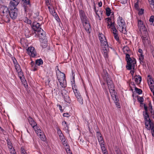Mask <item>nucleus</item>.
Returning a JSON list of instances; mask_svg holds the SVG:
<instances>
[{"mask_svg":"<svg viewBox=\"0 0 154 154\" xmlns=\"http://www.w3.org/2000/svg\"><path fill=\"white\" fill-rule=\"evenodd\" d=\"M61 94L65 101L67 103H70V99L69 95V93L68 92L63 89L62 90Z\"/></svg>","mask_w":154,"mask_h":154,"instance_id":"7","label":"nucleus"},{"mask_svg":"<svg viewBox=\"0 0 154 154\" xmlns=\"http://www.w3.org/2000/svg\"><path fill=\"white\" fill-rule=\"evenodd\" d=\"M18 72V75L20 79L22 81L23 80L22 78L23 79V73L22 72V70H20V71H17Z\"/></svg>","mask_w":154,"mask_h":154,"instance_id":"33","label":"nucleus"},{"mask_svg":"<svg viewBox=\"0 0 154 154\" xmlns=\"http://www.w3.org/2000/svg\"><path fill=\"white\" fill-rule=\"evenodd\" d=\"M135 90L139 94H141L142 93V91L141 89H139L137 88H135Z\"/></svg>","mask_w":154,"mask_h":154,"instance_id":"44","label":"nucleus"},{"mask_svg":"<svg viewBox=\"0 0 154 154\" xmlns=\"http://www.w3.org/2000/svg\"><path fill=\"white\" fill-rule=\"evenodd\" d=\"M138 101L140 103V104H143L144 101V99L143 97H141L138 98Z\"/></svg>","mask_w":154,"mask_h":154,"instance_id":"45","label":"nucleus"},{"mask_svg":"<svg viewBox=\"0 0 154 154\" xmlns=\"http://www.w3.org/2000/svg\"><path fill=\"white\" fill-rule=\"evenodd\" d=\"M59 136L60 137V139L61 140V141L62 142V143L63 144L64 146L65 143H66V144H68L63 134L60 135Z\"/></svg>","mask_w":154,"mask_h":154,"instance_id":"28","label":"nucleus"},{"mask_svg":"<svg viewBox=\"0 0 154 154\" xmlns=\"http://www.w3.org/2000/svg\"><path fill=\"white\" fill-rule=\"evenodd\" d=\"M141 79V77L139 75H136L134 76V80L137 84L140 83Z\"/></svg>","mask_w":154,"mask_h":154,"instance_id":"25","label":"nucleus"},{"mask_svg":"<svg viewBox=\"0 0 154 154\" xmlns=\"http://www.w3.org/2000/svg\"><path fill=\"white\" fill-rule=\"evenodd\" d=\"M38 134V136L40 137V139L43 141H45L46 140V138L43 132L39 128L35 131Z\"/></svg>","mask_w":154,"mask_h":154,"instance_id":"13","label":"nucleus"},{"mask_svg":"<svg viewBox=\"0 0 154 154\" xmlns=\"http://www.w3.org/2000/svg\"><path fill=\"white\" fill-rule=\"evenodd\" d=\"M28 120L29 124L35 131H36V129L39 128L37 126L36 123L31 117L29 116L28 118Z\"/></svg>","mask_w":154,"mask_h":154,"instance_id":"11","label":"nucleus"},{"mask_svg":"<svg viewBox=\"0 0 154 154\" xmlns=\"http://www.w3.org/2000/svg\"><path fill=\"white\" fill-rule=\"evenodd\" d=\"M23 2V6L29 4L30 3L29 0H22Z\"/></svg>","mask_w":154,"mask_h":154,"instance_id":"42","label":"nucleus"},{"mask_svg":"<svg viewBox=\"0 0 154 154\" xmlns=\"http://www.w3.org/2000/svg\"><path fill=\"white\" fill-rule=\"evenodd\" d=\"M122 49L123 52L125 54H130L131 53V51L130 50L129 48L127 46L124 47Z\"/></svg>","mask_w":154,"mask_h":154,"instance_id":"26","label":"nucleus"},{"mask_svg":"<svg viewBox=\"0 0 154 154\" xmlns=\"http://www.w3.org/2000/svg\"><path fill=\"white\" fill-rule=\"evenodd\" d=\"M32 29L35 32H37L39 31L40 29H42L40 27L41 26L38 23L34 22L33 23L31 26Z\"/></svg>","mask_w":154,"mask_h":154,"instance_id":"15","label":"nucleus"},{"mask_svg":"<svg viewBox=\"0 0 154 154\" xmlns=\"http://www.w3.org/2000/svg\"><path fill=\"white\" fill-rule=\"evenodd\" d=\"M21 154H26V152H25V150L23 148H21Z\"/></svg>","mask_w":154,"mask_h":154,"instance_id":"58","label":"nucleus"},{"mask_svg":"<svg viewBox=\"0 0 154 154\" xmlns=\"http://www.w3.org/2000/svg\"><path fill=\"white\" fill-rule=\"evenodd\" d=\"M57 133L58 135L60 136V135L63 134L62 133L61 131L60 130V129L59 128L57 129Z\"/></svg>","mask_w":154,"mask_h":154,"instance_id":"55","label":"nucleus"},{"mask_svg":"<svg viewBox=\"0 0 154 154\" xmlns=\"http://www.w3.org/2000/svg\"><path fill=\"white\" fill-rule=\"evenodd\" d=\"M46 3V5L47 6H48L50 4V0H45Z\"/></svg>","mask_w":154,"mask_h":154,"instance_id":"59","label":"nucleus"},{"mask_svg":"<svg viewBox=\"0 0 154 154\" xmlns=\"http://www.w3.org/2000/svg\"><path fill=\"white\" fill-rule=\"evenodd\" d=\"M116 94V93H115L114 94H112L111 95L113 100L114 101L115 104L116 105V106L119 108H120V105L119 103V99H117Z\"/></svg>","mask_w":154,"mask_h":154,"instance_id":"20","label":"nucleus"},{"mask_svg":"<svg viewBox=\"0 0 154 154\" xmlns=\"http://www.w3.org/2000/svg\"><path fill=\"white\" fill-rule=\"evenodd\" d=\"M143 34L142 35L141 38L142 40V42L144 45L146 44L148 42V37L147 36L148 32L147 31H144L142 32Z\"/></svg>","mask_w":154,"mask_h":154,"instance_id":"17","label":"nucleus"},{"mask_svg":"<svg viewBox=\"0 0 154 154\" xmlns=\"http://www.w3.org/2000/svg\"><path fill=\"white\" fill-rule=\"evenodd\" d=\"M57 107H59V109L60 110V112H63V109H62V106L61 105H59V104H57Z\"/></svg>","mask_w":154,"mask_h":154,"instance_id":"56","label":"nucleus"},{"mask_svg":"<svg viewBox=\"0 0 154 154\" xmlns=\"http://www.w3.org/2000/svg\"><path fill=\"white\" fill-rule=\"evenodd\" d=\"M41 45L42 48H45L47 46V41L46 38L40 39Z\"/></svg>","mask_w":154,"mask_h":154,"instance_id":"22","label":"nucleus"},{"mask_svg":"<svg viewBox=\"0 0 154 154\" xmlns=\"http://www.w3.org/2000/svg\"><path fill=\"white\" fill-rule=\"evenodd\" d=\"M77 100L81 104H83V99L81 95L77 97Z\"/></svg>","mask_w":154,"mask_h":154,"instance_id":"37","label":"nucleus"},{"mask_svg":"<svg viewBox=\"0 0 154 154\" xmlns=\"http://www.w3.org/2000/svg\"><path fill=\"white\" fill-rule=\"evenodd\" d=\"M43 63V60L41 59H37L35 60V64L36 65L40 66Z\"/></svg>","mask_w":154,"mask_h":154,"instance_id":"32","label":"nucleus"},{"mask_svg":"<svg viewBox=\"0 0 154 154\" xmlns=\"http://www.w3.org/2000/svg\"><path fill=\"white\" fill-rule=\"evenodd\" d=\"M149 21L151 25L154 26V16H151L149 19Z\"/></svg>","mask_w":154,"mask_h":154,"instance_id":"40","label":"nucleus"},{"mask_svg":"<svg viewBox=\"0 0 154 154\" xmlns=\"http://www.w3.org/2000/svg\"><path fill=\"white\" fill-rule=\"evenodd\" d=\"M130 54H126V60L127 62L126 66L128 69L130 70L132 69H134L136 63V59L134 57H130Z\"/></svg>","mask_w":154,"mask_h":154,"instance_id":"2","label":"nucleus"},{"mask_svg":"<svg viewBox=\"0 0 154 154\" xmlns=\"http://www.w3.org/2000/svg\"><path fill=\"white\" fill-rule=\"evenodd\" d=\"M144 12V9H141L140 10H139L138 12V14L139 15H141Z\"/></svg>","mask_w":154,"mask_h":154,"instance_id":"53","label":"nucleus"},{"mask_svg":"<svg viewBox=\"0 0 154 154\" xmlns=\"http://www.w3.org/2000/svg\"><path fill=\"white\" fill-rule=\"evenodd\" d=\"M27 54L32 57H35L36 55V52L34 48L32 46L29 47L26 50Z\"/></svg>","mask_w":154,"mask_h":154,"instance_id":"8","label":"nucleus"},{"mask_svg":"<svg viewBox=\"0 0 154 154\" xmlns=\"http://www.w3.org/2000/svg\"><path fill=\"white\" fill-rule=\"evenodd\" d=\"M101 135V133H100V132H99L98 131H97V132H96L97 137H98V136H100Z\"/></svg>","mask_w":154,"mask_h":154,"instance_id":"60","label":"nucleus"},{"mask_svg":"<svg viewBox=\"0 0 154 154\" xmlns=\"http://www.w3.org/2000/svg\"><path fill=\"white\" fill-rule=\"evenodd\" d=\"M38 69V66L37 65L35 64V66H33V67H32L31 69L32 70L35 71H36Z\"/></svg>","mask_w":154,"mask_h":154,"instance_id":"47","label":"nucleus"},{"mask_svg":"<svg viewBox=\"0 0 154 154\" xmlns=\"http://www.w3.org/2000/svg\"><path fill=\"white\" fill-rule=\"evenodd\" d=\"M139 59L140 63L141 64H143L144 55L143 54H140L139 55Z\"/></svg>","mask_w":154,"mask_h":154,"instance_id":"31","label":"nucleus"},{"mask_svg":"<svg viewBox=\"0 0 154 154\" xmlns=\"http://www.w3.org/2000/svg\"><path fill=\"white\" fill-rule=\"evenodd\" d=\"M138 52L140 54H143V51L141 49H139L138 50Z\"/></svg>","mask_w":154,"mask_h":154,"instance_id":"63","label":"nucleus"},{"mask_svg":"<svg viewBox=\"0 0 154 154\" xmlns=\"http://www.w3.org/2000/svg\"><path fill=\"white\" fill-rule=\"evenodd\" d=\"M98 141L100 146H104V141L103 139L101 140H98Z\"/></svg>","mask_w":154,"mask_h":154,"instance_id":"46","label":"nucleus"},{"mask_svg":"<svg viewBox=\"0 0 154 154\" xmlns=\"http://www.w3.org/2000/svg\"><path fill=\"white\" fill-rule=\"evenodd\" d=\"M83 24L84 28L86 32L88 33H90L91 30V28L88 20L84 22Z\"/></svg>","mask_w":154,"mask_h":154,"instance_id":"18","label":"nucleus"},{"mask_svg":"<svg viewBox=\"0 0 154 154\" xmlns=\"http://www.w3.org/2000/svg\"><path fill=\"white\" fill-rule=\"evenodd\" d=\"M134 7L136 9L138 10L139 8L138 2V1L135 3Z\"/></svg>","mask_w":154,"mask_h":154,"instance_id":"51","label":"nucleus"},{"mask_svg":"<svg viewBox=\"0 0 154 154\" xmlns=\"http://www.w3.org/2000/svg\"><path fill=\"white\" fill-rule=\"evenodd\" d=\"M112 32L114 34V36L116 40L118 41L119 40V38L117 33L118 31H117L116 28H115L114 27L113 29V30H112Z\"/></svg>","mask_w":154,"mask_h":154,"instance_id":"24","label":"nucleus"},{"mask_svg":"<svg viewBox=\"0 0 154 154\" xmlns=\"http://www.w3.org/2000/svg\"><path fill=\"white\" fill-rule=\"evenodd\" d=\"M99 38L100 41L101 45L103 48L104 52V56L106 60L108 58V53L109 51V47L108 44L106 39L105 36L102 33H100L99 34Z\"/></svg>","mask_w":154,"mask_h":154,"instance_id":"1","label":"nucleus"},{"mask_svg":"<svg viewBox=\"0 0 154 154\" xmlns=\"http://www.w3.org/2000/svg\"><path fill=\"white\" fill-rule=\"evenodd\" d=\"M15 69L17 71H20L22 70L20 67L18 63L14 65Z\"/></svg>","mask_w":154,"mask_h":154,"instance_id":"38","label":"nucleus"},{"mask_svg":"<svg viewBox=\"0 0 154 154\" xmlns=\"http://www.w3.org/2000/svg\"><path fill=\"white\" fill-rule=\"evenodd\" d=\"M63 116L65 117H69L70 116V115L68 113H65L63 114Z\"/></svg>","mask_w":154,"mask_h":154,"instance_id":"54","label":"nucleus"},{"mask_svg":"<svg viewBox=\"0 0 154 154\" xmlns=\"http://www.w3.org/2000/svg\"><path fill=\"white\" fill-rule=\"evenodd\" d=\"M101 150L103 152H104L107 151L106 148L104 146H100Z\"/></svg>","mask_w":154,"mask_h":154,"instance_id":"50","label":"nucleus"},{"mask_svg":"<svg viewBox=\"0 0 154 154\" xmlns=\"http://www.w3.org/2000/svg\"><path fill=\"white\" fill-rule=\"evenodd\" d=\"M102 3L101 1H100V2L98 3V5L100 7H101L102 6Z\"/></svg>","mask_w":154,"mask_h":154,"instance_id":"64","label":"nucleus"},{"mask_svg":"<svg viewBox=\"0 0 154 154\" xmlns=\"http://www.w3.org/2000/svg\"><path fill=\"white\" fill-rule=\"evenodd\" d=\"M154 124L153 123H152V127L151 128L150 127V125H149V128H146L148 130H149L150 129L151 130V133L152 134V135L153 137H154Z\"/></svg>","mask_w":154,"mask_h":154,"instance_id":"35","label":"nucleus"},{"mask_svg":"<svg viewBox=\"0 0 154 154\" xmlns=\"http://www.w3.org/2000/svg\"><path fill=\"white\" fill-rule=\"evenodd\" d=\"M17 5H11L10 4L8 14L13 19H15L17 16L18 10L16 8Z\"/></svg>","mask_w":154,"mask_h":154,"instance_id":"4","label":"nucleus"},{"mask_svg":"<svg viewBox=\"0 0 154 154\" xmlns=\"http://www.w3.org/2000/svg\"><path fill=\"white\" fill-rule=\"evenodd\" d=\"M7 144L8 145V147L9 149H11L12 148V144L11 142L10 141V140L8 139L7 140Z\"/></svg>","mask_w":154,"mask_h":154,"instance_id":"39","label":"nucleus"},{"mask_svg":"<svg viewBox=\"0 0 154 154\" xmlns=\"http://www.w3.org/2000/svg\"><path fill=\"white\" fill-rule=\"evenodd\" d=\"M106 20H107V26L108 28H110L111 27V29L113 30V28L116 27L114 25L115 22L109 17L106 18L105 19Z\"/></svg>","mask_w":154,"mask_h":154,"instance_id":"12","label":"nucleus"},{"mask_svg":"<svg viewBox=\"0 0 154 154\" xmlns=\"http://www.w3.org/2000/svg\"><path fill=\"white\" fill-rule=\"evenodd\" d=\"M148 77L149 78V79H147L148 83L150 89L153 94H154V81L150 75H148Z\"/></svg>","mask_w":154,"mask_h":154,"instance_id":"10","label":"nucleus"},{"mask_svg":"<svg viewBox=\"0 0 154 154\" xmlns=\"http://www.w3.org/2000/svg\"><path fill=\"white\" fill-rule=\"evenodd\" d=\"M72 86L73 90L74 91L75 89H76L75 87V80H73L72 83Z\"/></svg>","mask_w":154,"mask_h":154,"instance_id":"48","label":"nucleus"},{"mask_svg":"<svg viewBox=\"0 0 154 154\" xmlns=\"http://www.w3.org/2000/svg\"><path fill=\"white\" fill-rule=\"evenodd\" d=\"M31 6V5L30 3L23 6L25 12L26 14H28L29 15H31L32 12V10Z\"/></svg>","mask_w":154,"mask_h":154,"instance_id":"19","label":"nucleus"},{"mask_svg":"<svg viewBox=\"0 0 154 154\" xmlns=\"http://www.w3.org/2000/svg\"><path fill=\"white\" fill-rule=\"evenodd\" d=\"M19 0H11L10 4L11 5H18L19 3Z\"/></svg>","mask_w":154,"mask_h":154,"instance_id":"36","label":"nucleus"},{"mask_svg":"<svg viewBox=\"0 0 154 154\" xmlns=\"http://www.w3.org/2000/svg\"><path fill=\"white\" fill-rule=\"evenodd\" d=\"M65 146V148L66 149V152L67 154H72V153L70 152V150L69 148V146L68 144H66V143H65L64 146Z\"/></svg>","mask_w":154,"mask_h":154,"instance_id":"30","label":"nucleus"},{"mask_svg":"<svg viewBox=\"0 0 154 154\" xmlns=\"http://www.w3.org/2000/svg\"><path fill=\"white\" fill-rule=\"evenodd\" d=\"M11 59L13 61L14 64V65L17 64L18 63L17 62L15 59V58L14 57H11Z\"/></svg>","mask_w":154,"mask_h":154,"instance_id":"49","label":"nucleus"},{"mask_svg":"<svg viewBox=\"0 0 154 154\" xmlns=\"http://www.w3.org/2000/svg\"><path fill=\"white\" fill-rule=\"evenodd\" d=\"M73 91L74 92L75 96L76 97V98L81 95L79 91L76 89H75V90Z\"/></svg>","mask_w":154,"mask_h":154,"instance_id":"41","label":"nucleus"},{"mask_svg":"<svg viewBox=\"0 0 154 154\" xmlns=\"http://www.w3.org/2000/svg\"><path fill=\"white\" fill-rule=\"evenodd\" d=\"M35 36L39 37L40 40L46 38L45 32L43 29H40L37 32H35Z\"/></svg>","mask_w":154,"mask_h":154,"instance_id":"9","label":"nucleus"},{"mask_svg":"<svg viewBox=\"0 0 154 154\" xmlns=\"http://www.w3.org/2000/svg\"><path fill=\"white\" fill-rule=\"evenodd\" d=\"M102 76L103 79L105 80H106L107 79L110 78L109 77L108 73L106 71H105L104 70L103 71V72L102 74Z\"/></svg>","mask_w":154,"mask_h":154,"instance_id":"27","label":"nucleus"},{"mask_svg":"<svg viewBox=\"0 0 154 154\" xmlns=\"http://www.w3.org/2000/svg\"><path fill=\"white\" fill-rule=\"evenodd\" d=\"M149 111H152V105L151 102H150L149 103Z\"/></svg>","mask_w":154,"mask_h":154,"instance_id":"52","label":"nucleus"},{"mask_svg":"<svg viewBox=\"0 0 154 154\" xmlns=\"http://www.w3.org/2000/svg\"><path fill=\"white\" fill-rule=\"evenodd\" d=\"M98 140H102V139H103V138L102 137L101 135L98 136V137H97Z\"/></svg>","mask_w":154,"mask_h":154,"instance_id":"62","label":"nucleus"},{"mask_svg":"<svg viewBox=\"0 0 154 154\" xmlns=\"http://www.w3.org/2000/svg\"><path fill=\"white\" fill-rule=\"evenodd\" d=\"M117 28L122 33L126 34L127 33L126 29V24L124 20H122V17H119L117 21Z\"/></svg>","mask_w":154,"mask_h":154,"instance_id":"3","label":"nucleus"},{"mask_svg":"<svg viewBox=\"0 0 154 154\" xmlns=\"http://www.w3.org/2000/svg\"><path fill=\"white\" fill-rule=\"evenodd\" d=\"M149 1L151 6L154 5V0H149Z\"/></svg>","mask_w":154,"mask_h":154,"instance_id":"57","label":"nucleus"},{"mask_svg":"<svg viewBox=\"0 0 154 154\" xmlns=\"http://www.w3.org/2000/svg\"><path fill=\"white\" fill-rule=\"evenodd\" d=\"M106 14L107 16H109L111 14V10L109 7H107L106 8Z\"/></svg>","mask_w":154,"mask_h":154,"instance_id":"34","label":"nucleus"},{"mask_svg":"<svg viewBox=\"0 0 154 154\" xmlns=\"http://www.w3.org/2000/svg\"><path fill=\"white\" fill-rule=\"evenodd\" d=\"M2 9L4 15L7 16L8 15L9 11V8H8L6 6H3L2 8Z\"/></svg>","mask_w":154,"mask_h":154,"instance_id":"21","label":"nucleus"},{"mask_svg":"<svg viewBox=\"0 0 154 154\" xmlns=\"http://www.w3.org/2000/svg\"><path fill=\"white\" fill-rule=\"evenodd\" d=\"M25 22L28 24H31L32 21L30 20H29L27 17H25L24 19Z\"/></svg>","mask_w":154,"mask_h":154,"instance_id":"43","label":"nucleus"},{"mask_svg":"<svg viewBox=\"0 0 154 154\" xmlns=\"http://www.w3.org/2000/svg\"><path fill=\"white\" fill-rule=\"evenodd\" d=\"M60 85L62 88H65L66 86V80H63V81H59Z\"/></svg>","mask_w":154,"mask_h":154,"instance_id":"29","label":"nucleus"},{"mask_svg":"<svg viewBox=\"0 0 154 154\" xmlns=\"http://www.w3.org/2000/svg\"><path fill=\"white\" fill-rule=\"evenodd\" d=\"M143 115L145 120L146 128H149V125H150V127H151L152 128L153 123L150 120L147 112H143Z\"/></svg>","mask_w":154,"mask_h":154,"instance_id":"5","label":"nucleus"},{"mask_svg":"<svg viewBox=\"0 0 154 154\" xmlns=\"http://www.w3.org/2000/svg\"><path fill=\"white\" fill-rule=\"evenodd\" d=\"M138 26L140 31L142 32L147 31V29L143 24V22L141 20H138Z\"/></svg>","mask_w":154,"mask_h":154,"instance_id":"14","label":"nucleus"},{"mask_svg":"<svg viewBox=\"0 0 154 154\" xmlns=\"http://www.w3.org/2000/svg\"><path fill=\"white\" fill-rule=\"evenodd\" d=\"M79 13L80 18L83 23H84V22L88 20L87 17L86 16L85 13L83 11L79 10Z\"/></svg>","mask_w":154,"mask_h":154,"instance_id":"16","label":"nucleus"},{"mask_svg":"<svg viewBox=\"0 0 154 154\" xmlns=\"http://www.w3.org/2000/svg\"><path fill=\"white\" fill-rule=\"evenodd\" d=\"M106 80L111 94L116 93L115 91L114 86L110 78Z\"/></svg>","mask_w":154,"mask_h":154,"instance_id":"6","label":"nucleus"},{"mask_svg":"<svg viewBox=\"0 0 154 154\" xmlns=\"http://www.w3.org/2000/svg\"><path fill=\"white\" fill-rule=\"evenodd\" d=\"M144 107L145 109V111L144 112H147V107L146 106L145 104L144 105Z\"/></svg>","mask_w":154,"mask_h":154,"instance_id":"61","label":"nucleus"},{"mask_svg":"<svg viewBox=\"0 0 154 154\" xmlns=\"http://www.w3.org/2000/svg\"><path fill=\"white\" fill-rule=\"evenodd\" d=\"M57 77L59 81H63L65 80V75L63 73H58L57 75Z\"/></svg>","mask_w":154,"mask_h":154,"instance_id":"23","label":"nucleus"}]
</instances>
